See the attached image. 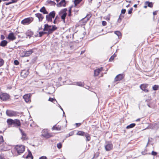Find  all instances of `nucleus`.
<instances>
[{
  "mask_svg": "<svg viewBox=\"0 0 159 159\" xmlns=\"http://www.w3.org/2000/svg\"><path fill=\"white\" fill-rule=\"evenodd\" d=\"M57 27L55 25H49L46 24L44 25L43 31L48 35L52 34L57 29Z\"/></svg>",
  "mask_w": 159,
  "mask_h": 159,
  "instance_id": "f257e3e1",
  "label": "nucleus"
},
{
  "mask_svg": "<svg viewBox=\"0 0 159 159\" xmlns=\"http://www.w3.org/2000/svg\"><path fill=\"white\" fill-rule=\"evenodd\" d=\"M7 123L9 125L19 126L20 125V121L18 119L13 120L11 119H8L7 121Z\"/></svg>",
  "mask_w": 159,
  "mask_h": 159,
  "instance_id": "f03ea898",
  "label": "nucleus"
},
{
  "mask_svg": "<svg viewBox=\"0 0 159 159\" xmlns=\"http://www.w3.org/2000/svg\"><path fill=\"white\" fill-rule=\"evenodd\" d=\"M56 15V12L55 11H52L49 14H47L46 16V20L48 22H52V19H54Z\"/></svg>",
  "mask_w": 159,
  "mask_h": 159,
  "instance_id": "7ed1b4c3",
  "label": "nucleus"
},
{
  "mask_svg": "<svg viewBox=\"0 0 159 159\" xmlns=\"http://www.w3.org/2000/svg\"><path fill=\"white\" fill-rule=\"evenodd\" d=\"M34 20V18L32 17L26 18L22 20L21 23L24 25H28L32 22Z\"/></svg>",
  "mask_w": 159,
  "mask_h": 159,
  "instance_id": "20e7f679",
  "label": "nucleus"
},
{
  "mask_svg": "<svg viewBox=\"0 0 159 159\" xmlns=\"http://www.w3.org/2000/svg\"><path fill=\"white\" fill-rule=\"evenodd\" d=\"M15 149L19 154L23 153L25 150V147L23 145H17L15 146Z\"/></svg>",
  "mask_w": 159,
  "mask_h": 159,
  "instance_id": "39448f33",
  "label": "nucleus"
},
{
  "mask_svg": "<svg viewBox=\"0 0 159 159\" xmlns=\"http://www.w3.org/2000/svg\"><path fill=\"white\" fill-rule=\"evenodd\" d=\"M42 135L46 139L49 138L53 136L52 133H49L48 130L47 129H43L42 130Z\"/></svg>",
  "mask_w": 159,
  "mask_h": 159,
  "instance_id": "423d86ee",
  "label": "nucleus"
},
{
  "mask_svg": "<svg viewBox=\"0 0 159 159\" xmlns=\"http://www.w3.org/2000/svg\"><path fill=\"white\" fill-rule=\"evenodd\" d=\"M67 11L66 8H64L61 10L59 13L61 19L64 21H65V18L67 15Z\"/></svg>",
  "mask_w": 159,
  "mask_h": 159,
  "instance_id": "0eeeda50",
  "label": "nucleus"
},
{
  "mask_svg": "<svg viewBox=\"0 0 159 159\" xmlns=\"http://www.w3.org/2000/svg\"><path fill=\"white\" fill-rule=\"evenodd\" d=\"M10 98L9 94L7 93L1 92L0 93V99L3 101H6Z\"/></svg>",
  "mask_w": 159,
  "mask_h": 159,
  "instance_id": "6e6552de",
  "label": "nucleus"
},
{
  "mask_svg": "<svg viewBox=\"0 0 159 159\" xmlns=\"http://www.w3.org/2000/svg\"><path fill=\"white\" fill-rule=\"evenodd\" d=\"M7 115L9 117L16 116H18V112L10 110H7L6 111Z\"/></svg>",
  "mask_w": 159,
  "mask_h": 159,
  "instance_id": "1a4fd4ad",
  "label": "nucleus"
},
{
  "mask_svg": "<svg viewBox=\"0 0 159 159\" xmlns=\"http://www.w3.org/2000/svg\"><path fill=\"white\" fill-rule=\"evenodd\" d=\"M7 38L10 41H13L16 39V37L15 36L14 34L11 32L9 33L8 36L7 37Z\"/></svg>",
  "mask_w": 159,
  "mask_h": 159,
  "instance_id": "9d476101",
  "label": "nucleus"
},
{
  "mask_svg": "<svg viewBox=\"0 0 159 159\" xmlns=\"http://www.w3.org/2000/svg\"><path fill=\"white\" fill-rule=\"evenodd\" d=\"M144 5L143 6L144 8L146 9L148 7L152 8L153 7L154 3L152 2H150L148 1H146L144 2Z\"/></svg>",
  "mask_w": 159,
  "mask_h": 159,
  "instance_id": "9b49d317",
  "label": "nucleus"
},
{
  "mask_svg": "<svg viewBox=\"0 0 159 159\" xmlns=\"http://www.w3.org/2000/svg\"><path fill=\"white\" fill-rule=\"evenodd\" d=\"M148 84H143L140 85V89L145 92L147 93L149 92V90L147 89Z\"/></svg>",
  "mask_w": 159,
  "mask_h": 159,
  "instance_id": "f8f14e48",
  "label": "nucleus"
},
{
  "mask_svg": "<svg viewBox=\"0 0 159 159\" xmlns=\"http://www.w3.org/2000/svg\"><path fill=\"white\" fill-rule=\"evenodd\" d=\"M31 95L30 93H28L24 95L23 98L26 102H29L31 101Z\"/></svg>",
  "mask_w": 159,
  "mask_h": 159,
  "instance_id": "ddd939ff",
  "label": "nucleus"
},
{
  "mask_svg": "<svg viewBox=\"0 0 159 159\" xmlns=\"http://www.w3.org/2000/svg\"><path fill=\"white\" fill-rule=\"evenodd\" d=\"M103 70V68L101 67L95 70L94 72V76H98L100 73Z\"/></svg>",
  "mask_w": 159,
  "mask_h": 159,
  "instance_id": "4468645a",
  "label": "nucleus"
},
{
  "mask_svg": "<svg viewBox=\"0 0 159 159\" xmlns=\"http://www.w3.org/2000/svg\"><path fill=\"white\" fill-rule=\"evenodd\" d=\"M66 1L65 0H61V1L57 4V6L58 7H65L66 6Z\"/></svg>",
  "mask_w": 159,
  "mask_h": 159,
  "instance_id": "2eb2a0df",
  "label": "nucleus"
},
{
  "mask_svg": "<svg viewBox=\"0 0 159 159\" xmlns=\"http://www.w3.org/2000/svg\"><path fill=\"white\" fill-rule=\"evenodd\" d=\"M124 75L121 74L117 75L115 78V81L117 82L121 80L124 77Z\"/></svg>",
  "mask_w": 159,
  "mask_h": 159,
  "instance_id": "dca6fc26",
  "label": "nucleus"
},
{
  "mask_svg": "<svg viewBox=\"0 0 159 159\" xmlns=\"http://www.w3.org/2000/svg\"><path fill=\"white\" fill-rule=\"evenodd\" d=\"M35 16L38 19L39 21V22L42 21L44 18V17L43 15L42 14L39 13H36L35 14Z\"/></svg>",
  "mask_w": 159,
  "mask_h": 159,
  "instance_id": "f3484780",
  "label": "nucleus"
},
{
  "mask_svg": "<svg viewBox=\"0 0 159 159\" xmlns=\"http://www.w3.org/2000/svg\"><path fill=\"white\" fill-rule=\"evenodd\" d=\"M105 148L107 151H111L113 148V144L111 143H108L105 146Z\"/></svg>",
  "mask_w": 159,
  "mask_h": 159,
  "instance_id": "a211bd4d",
  "label": "nucleus"
},
{
  "mask_svg": "<svg viewBox=\"0 0 159 159\" xmlns=\"http://www.w3.org/2000/svg\"><path fill=\"white\" fill-rule=\"evenodd\" d=\"M29 70H22L21 73V76L23 77H26L29 74Z\"/></svg>",
  "mask_w": 159,
  "mask_h": 159,
  "instance_id": "6ab92c4d",
  "label": "nucleus"
},
{
  "mask_svg": "<svg viewBox=\"0 0 159 159\" xmlns=\"http://www.w3.org/2000/svg\"><path fill=\"white\" fill-rule=\"evenodd\" d=\"M33 32L31 30H29L26 32L25 34L26 36V38H30L33 35Z\"/></svg>",
  "mask_w": 159,
  "mask_h": 159,
  "instance_id": "aec40b11",
  "label": "nucleus"
},
{
  "mask_svg": "<svg viewBox=\"0 0 159 159\" xmlns=\"http://www.w3.org/2000/svg\"><path fill=\"white\" fill-rule=\"evenodd\" d=\"M61 126L59 125H58L57 124L53 126L52 128V129L53 130H56L58 131L61 130Z\"/></svg>",
  "mask_w": 159,
  "mask_h": 159,
  "instance_id": "412c9836",
  "label": "nucleus"
},
{
  "mask_svg": "<svg viewBox=\"0 0 159 159\" xmlns=\"http://www.w3.org/2000/svg\"><path fill=\"white\" fill-rule=\"evenodd\" d=\"M21 133L22 137L21 139L23 140H25L28 139V137H27L26 134L25 133V132L21 130Z\"/></svg>",
  "mask_w": 159,
  "mask_h": 159,
  "instance_id": "4be33fe9",
  "label": "nucleus"
},
{
  "mask_svg": "<svg viewBox=\"0 0 159 159\" xmlns=\"http://www.w3.org/2000/svg\"><path fill=\"white\" fill-rule=\"evenodd\" d=\"M33 50L32 49H30L29 51H25L24 52V57H28L30 56L33 52Z\"/></svg>",
  "mask_w": 159,
  "mask_h": 159,
  "instance_id": "5701e85b",
  "label": "nucleus"
},
{
  "mask_svg": "<svg viewBox=\"0 0 159 159\" xmlns=\"http://www.w3.org/2000/svg\"><path fill=\"white\" fill-rule=\"evenodd\" d=\"M88 21L85 18H84L79 21V23L81 25H84L86 24Z\"/></svg>",
  "mask_w": 159,
  "mask_h": 159,
  "instance_id": "b1692460",
  "label": "nucleus"
},
{
  "mask_svg": "<svg viewBox=\"0 0 159 159\" xmlns=\"http://www.w3.org/2000/svg\"><path fill=\"white\" fill-rule=\"evenodd\" d=\"M40 11L42 13L44 14H48V12L46 10L45 7H42L40 10Z\"/></svg>",
  "mask_w": 159,
  "mask_h": 159,
  "instance_id": "393cba45",
  "label": "nucleus"
},
{
  "mask_svg": "<svg viewBox=\"0 0 159 159\" xmlns=\"http://www.w3.org/2000/svg\"><path fill=\"white\" fill-rule=\"evenodd\" d=\"M8 42L6 40H3L0 43V46L2 47H5L7 46Z\"/></svg>",
  "mask_w": 159,
  "mask_h": 159,
  "instance_id": "a878e982",
  "label": "nucleus"
},
{
  "mask_svg": "<svg viewBox=\"0 0 159 159\" xmlns=\"http://www.w3.org/2000/svg\"><path fill=\"white\" fill-rule=\"evenodd\" d=\"M84 136L86 138V141H89L90 140L91 138L89 134L87 133H86L85 134V135Z\"/></svg>",
  "mask_w": 159,
  "mask_h": 159,
  "instance_id": "bb28decb",
  "label": "nucleus"
},
{
  "mask_svg": "<svg viewBox=\"0 0 159 159\" xmlns=\"http://www.w3.org/2000/svg\"><path fill=\"white\" fill-rule=\"evenodd\" d=\"M31 158V159H33V157L32 155V153L30 151H28V154L26 157V158Z\"/></svg>",
  "mask_w": 159,
  "mask_h": 159,
  "instance_id": "cd10ccee",
  "label": "nucleus"
},
{
  "mask_svg": "<svg viewBox=\"0 0 159 159\" xmlns=\"http://www.w3.org/2000/svg\"><path fill=\"white\" fill-rule=\"evenodd\" d=\"M85 133L82 131H79L77 132L76 134L78 135L84 136Z\"/></svg>",
  "mask_w": 159,
  "mask_h": 159,
  "instance_id": "c85d7f7f",
  "label": "nucleus"
},
{
  "mask_svg": "<svg viewBox=\"0 0 159 159\" xmlns=\"http://www.w3.org/2000/svg\"><path fill=\"white\" fill-rule=\"evenodd\" d=\"M83 0H74V7H76Z\"/></svg>",
  "mask_w": 159,
  "mask_h": 159,
  "instance_id": "c756f323",
  "label": "nucleus"
},
{
  "mask_svg": "<svg viewBox=\"0 0 159 159\" xmlns=\"http://www.w3.org/2000/svg\"><path fill=\"white\" fill-rule=\"evenodd\" d=\"M136 125V124L135 123H132L130 125L127 126L126 128V129H129L134 127Z\"/></svg>",
  "mask_w": 159,
  "mask_h": 159,
  "instance_id": "7c9ffc66",
  "label": "nucleus"
},
{
  "mask_svg": "<svg viewBox=\"0 0 159 159\" xmlns=\"http://www.w3.org/2000/svg\"><path fill=\"white\" fill-rule=\"evenodd\" d=\"M18 1V0H11V1L6 3L5 5L7 6L12 3H16Z\"/></svg>",
  "mask_w": 159,
  "mask_h": 159,
  "instance_id": "2f4dec72",
  "label": "nucleus"
},
{
  "mask_svg": "<svg viewBox=\"0 0 159 159\" xmlns=\"http://www.w3.org/2000/svg\"><path fill=\"white\" fill-rule=\"evenodd\" d=\"M73 6H71L69 7L68 14V16H71V9L73 7Z\"/></svg>",
  "mask_w": 159,
  "mask_h": 159,
  "instance_id": "473e14b6",
  "label": "nucleus"
},
{
  "mask_svg": "<svg viewBox=\"0 0 159 159\" xmlns=\"http://www.w3.org/2000/svg\"><path fill=\"white\" fill-rule=\"evenodd\" d=\"M124 17V15H121V14H120L118 19L117 22L118 23H120L122 19Z\"/></svg>",
  "mask_w": 159,
  "mask_h": 159,
  "instance_id": "72a5a7b5",
  "label": "nucleus"
},
{
  "mask_svg": "<svg viewBox=\"0 0 159 159\" xmlns=\"http://www.w3.org/2000/svg\"><path fill=\"white\" fill-rule=\"evenodd\" d=\"M92 16V15L91 13H89V14H88L84 18L87 20L88 21L91 17Z\"/></svg>",
  "mask_w": 159,
  "mask_h": 159,
  "instance_id": "f704fd0d",
  "label": "nucleus"
},
{
  "mask_svg": "<svg viewBox=\"0 0 159 159\" xmlns=\"http://www.w3.org/2000/svg\"><path fill=\"white\" fill-rule=\"evenodd\" d=\"M116 56V55L114 53L113 55H112L110 58L109 60V61H113L115 58Z\"/></svg>",
  "mask_w": 159,
  "mask_h": 159,
  "instance_id": "c9c22d12",
  "label": "nucleus"
},
{
  "mask_svg": "<svg viewBox=\"0 0 159 159\" xmlns=\"http://www.w3.org/2000/svg\"><path fill=\"white\" fill-rule=\"evenodd\" d=\"M4 60L3 59L0 58V67H2L4 65Z\"/></svg>",
  "mask_w": 159,
  "mask_h": 159,
  "instance_id": "e433bc0d",
  "label": "nucleus"
},
{
  "mask_svg": "<svg viewBox=\"0 0 159 159\" xmlns=\"http://www.w3.org/2000/svg\"><path fill=\"white\" fill-rule=\"evenodd\" d=\"M115 33L118 36L119 38H120L121 37V34L120 31H116L115 32Z\"/></svg>",
  "mask_w": 159,
  "mask_h": 159,
  "instance_id": "4c0bfd02",
  "label": "nucleus"
},
{
  "mask_svg": "<svg viewBox=\"0 0 159 159\" xmlns=\"http://www.w3.org/2000/svg\"><path fill=\"white\" fill-rule=\"evenodd\" d=\"M159 88V86L157 85H154L152 87V89L154 90H157Z\"/></svg>",
  "mask_w": 159,
  "mask_h": 159,
  "instance_id": "58836bf2",
  "label": "nucleus"
},
{
  "mask_svg": "<svg viewBox=\"0 0 159 159\" xmlns=\"http://www.w3.org/2000/svg\"><path fill=\"white\" fill-rule=\"evenodd\" d=\"M62 145L61 143H59L57 144V147L58 148L60 149L61 148Z\"/></svg>",
  "mask_w": 159,
  "mask_h": 159,
  "instance_id": "ea45409f",
  "label": "nucleus"
},
{
  "mask_svg": "<svg viewBox=\"0 0 159 159\" xmlns=\"http://www.w3.org/2000/svg\"><path fill=\"white\" fill-rule=\"evenodd\" d=\"M76 84L80 86H83L84 85V83L81 82H77Z\"/></svg>",
  "mask_w": 159,
  "mask_h": 159,
  "instance_id": "a19ab883",
  "label": "nucleus"
},
{
  "mask_svg": "<svg viewBox=\"0 0 159 159\" xmlns=\"http://www.w3.org/2000/svg\"><path fill=\"white\" fill-rule=\"evenodd\" d=\"M44 34H46L44 31V32H39V36L41 37Z\"/></svg>",
  "mask_w": 159,
  "mask_h": 159,
  "instance_id": "79ce46f5",
  "label": "nucleus"
},
{
  "mask_svg": "<svg viewBox=\"0 0 159 159\" xmlns=\"http://www.w3.org/2000/svg\"><path fill=\"white\" fill-rule=\"evenodd\" d=\"M154 126L157 128H159V121L155 123L154 124Z\"/></svg>",
  "mask_w": 159,
  "mask_h": 159,
  "instance_id": "37998d69",
  "label": "nucleus"
},
{
  "mask_svg": "<svg viewBox=\"0 0 159 159\" xmlns=\"http://www.w3.org/2000/svg\"><path fill=\"white\" fill-rule=\"evenodd\" d=\"M48 3L50 4H53L54 5H55L56 4V3L54 2L51 0H48Z\"/></svg>",
  "mask_w": 159,
  "mask_h": 159,
  "instance_id": "c03bdc74",
  "label": "nucleus"
},
{
  "mask_svg": "<svg viewBox=\"0 0 159 159\" xmlns=\"http://www.w3.org/2000/svg\"><path fill=\"white\" fill-rule=\"evenodd\" d=\"M4 142L3 137L2 136H0V144Z\"/></svg>",
  "mask_w": 159,
  "mask_h": 159,
  "instance_id": "a18cd8bd",
  "label": "nucleus"
},
{
  "mask_svg": "<svg viewBox=\"0 0 159 159\" xmlns=\"http://www.w3.org/2000/svg\"><path fill=\"white\" fill-rule=\"evenodd\" d=\"M126 10L125 9H123L121 10V15L123 14H125L126 12Z\"/></svg>",
  "mask_w": 159,
  "mask_h": 159,
  "instance_id": "49530a36",
  "label": "nucleus"
},
{
  "mask_svg": "<svg viewBox=\"0 0 159 159\" xmlns=\"http://www.w3.org/2000/svg\"><path fill=\"white\" fill-rule=\"evenodd\" d=\"M133 9L132 8H130L128 11V13L129 14H132V11H133Z\"/></svg>",
  "mask_w": 159,
  "mask_h": 159,
  "instance_id": "de8ad7c7",
  "label": "nucleus"
},
{
  "mask_svg": "<svg viewBox=\"0 0 159 159\" xmlns=\"http://www.w3.org/2000/svg\"><path fill=\"white\" fill-rule=\"evenodd\" d=\"M74 134V132L73 131H71V132H70L69 134L67 135V136L70 137V136L73 135Z\"/></svg>",
  "mask_w": 159,
  "mask_h": 159,
  "instance_id": "09e8293b",
  "label": "nucleus"
},
{
  "mask_svg": "<svg viewBox=\"0 0 159 159\" xmlns=\"http://www.w3.org/2000/svg\"><path fill=\"white\" fill-rule=\"evenodd\" d=\"M151 154L153 156H156L157 154V153L154 151H152L151 153Z\"/></svg>",
  "mask_w": 159,
  "mask_h": 159,
  "instance_id": "8fccbe9b",
  "label": "nucleus"
},
{
  "mask_svg": "<svg viewBox=\"0 0 159 159\" xmlns=\"http://www.w3.org/2000/svg\"><path fill=\"white\" fill-rule=\"evenodd\" d=\"M14 63L15 65H18L19 64V63L17 60H15L14 61Z\"/></svg>",
  "mask_w": 159,
  "mask_h": 159,
  "instance_id": "3c124183",
  "label": "nucleus"
},
{
  "mask_svg": "<svg viewBox=\"0 0 159 159\" xmlns=\"http://www.w3.org/2000/svg\"><path fill=\"white\" fill-rule=\"evenodd\" d=\"M102 24L103 26H106L107 24V22L105 21H102Z\"/></svg>",
  "mask_w": 159,
  "mask_h": 159,
  "instance_id": "603ef678",
  "label": "nucleus"
},
{
  "mask_svg": "<svg viewBox=\"0 0 159 159\" xmlns=\"http://www.w3.org/2000/svg\"><path fill=\"white\" fill-rule=\"evenodd\" d=\"M142 153L143 155H145L147 154V150L145 149L142 152Z\"/></svg>",
  "mask_w": 159,
  "mask_h": 159,
  "instance_id": "864d4df0",
  "label": "nucleus"
},
{
  "mask_svg": "<svg viewBox=\"0 0 159 159\" xmlns=\"http://www.w3.org/2000/svg\"><path fill=\"white\" fill-rule=\"evenodd\" d=\"M56 100L55 99H53V98H49V99H48V101H51V102H53V101H55Z\"/></svg>",
  "mask_w": 159,
  "mask_h": 159,
  "instance_id": "5fc2aeb1",
  "label": "nucleus"
},
{
  "mask_svg": "<svg viewBox=\"0 0 159 159\" xmlns=\"http://www.w3.org/2000/svg\"><path fill=\"white\" fill-rule=\"evenodd\" d=\"M81 125V123H76L75 125H76V127H78L80 126Z\"/></svg>",
  "mask_w": 159,
  "mask_h": 159,
  "instance_id": "6e6d98bb",
  "label": "nucleus"
},
{
  "mask_svg": "<svg viewBox=\"0 0 159 159\" xmlns=\"http://www.w3.org/2000/svg\"><path fill=\"white\" fill-rule=\"evenodd\" d=\"M39 159H47V158L45 156H43L40 157Z\"/></svg>",
  "mask_w": 159,
  "mask_h": 159,
  "instance_id": "4d7b16f0",
  "label": "nucleus"
},
{
  "mask_svg": "<svg viewBox=\"0 0 159 159\" xmlns=\"http://www.w3.org/2000/svg\"><path fill=\"white\" fill-rule=\"evenodd\" d=\"M158 13V11H156L153 12V14L154 15H156Z\"/></svg>",
  "mask_w": 159,
  "mask_h": 159,
  "instance_id": "13d9d810",
  "label": "nucleus"
},
{
  "mask_svg": "<svg viewBox=\"0 0 159 159\" xmlns=\"http://www.w3.org/2000/svg\"><path fill=\"white\" fill-rule=\"evenodd\" d=\"M1 38L2 40L4 39H5V37L3 35H1Z\"/></svg>",
  "mask_w": 159,
  "mask_h": 159,
  "instance_id": "bf43d9fd",
  "label": "nucleus"
},
{
  "mask_svg": "<svg viewBox=\"0 0 159 159\" xmlns=\"http://www.w3.org/2000/svg\"><path fill=\"white\" fill-rule=\"evenodd\" d=\"M12 87L11 86H9L7 87V89H12Z\"/></svg>",
  "mask_w": 159,
  "mask_h": 159,
  "instance_id": "052dcab7",
  "label": "nucleus"
},
{
  "mask_svg": "<svg viewBox=\"0 0 159 159\" xmlns=\"http://www.w3.org/2000/svg\"><path fill=\"white\" fill-rule=\"evenodd\" d=\"M85 50H84L83 51H82L81 52L80 54H82L85 52Z\"/></svg>",
  "mask_w": 159,
  "mask_h": 159,
  "instance_id": "680f3d73",
  "label": "nucleus"
},
{
  "mask_svg": "<svg viewBox=\"0 0 159 159\" xmlns=\"http://www.w3.org/2000/svg\"><path fill=\"white\" fill-rule=\"evenodd\" d=\"M0 159H5V158L2 156H0Z\"/></svg>",
  "mask_w": 159,
  "mask_h": 159,
  "instance_id": "e2e57ef3",
  "label": "nucleus"
},
{
  "mask_svg": "<svg viewBox=\"0 0 159 159\" xmlns=\"http://www.w3.org/2000/svg\"><path fill=\"white\" fill-rule=\"evenodd\" d=\"M140 120V118H138L136 120V121H139Z\"/></svg>",
  "mask_w": 159,
  "mask_h": 159,
  "instance_id": "0e129e2a",
  "label": "nucleus"
},
{
  "mask_svg": "<svg viewBox=\"0 0 159 159\" xmlns=\"http://www.w3.org/2000/svg\"><path fill=\"white\" fill-rule=\"evenodd\" d=\"M56 18L54 19V21H53V23H54V24H56Z\"/></svg>",
  "mask_w": 159,
  "mask_h": 159,
  "instance_id": "69168bd1",
  "label": "nucleus"
},
{
  "mask_svg": "<svg viewBox=\"0 0 159 159\" xmlns=\"http://www.w3.org/2000/svg\"><path fill=\"white\" fill-rule=\"evenodd\" d=\"M134 7L135 8H136L137 7V4H135L134 6Z\"/></svg>",
  "mask_w": 159,
  "mask_h": 159,
  "instance_id": "338daca9",
  "label": "nucleus"
},
{
  "mask_svg": "<svg viewBox=\"0 0 159 159\" xmlns=\"http://www.w3.org/2000/svg\"><path fill=\"white\" fill-rule=\"evenodd\" d=\"M158 22H159V17L158 18Z\"/></svg>",
  "mask_w": 159,
  "mask_h": 159,
  "instance_id": "774afa93",
  "label": "nucleus"
}]
</instances>
